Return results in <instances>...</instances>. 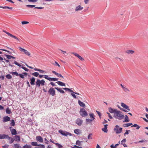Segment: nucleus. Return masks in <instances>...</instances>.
Listing matches in <instances>:
<instances>
[{"mask_svg":"<svg viewBox=\"0 0 148 148\" xmlns=\"http://www.w3.org/2000/svg\"><path fill=\"white\" fill-rule=\"evenodd\" d=\"M122 113V112L121 111L117 110L114 114V116L116 119L121 120L124 117V115H123Z\"/></svg>","mask_w":148,"mask_h":148,"instance_id":"f257e3e1","label":"nucleus"},{"mask_svg":"<svg viewBox=\"0 0 148 148\" xmlns=\"http://www.w3.org/2000/svg\"><path fill=\"white\" fill-rule=\"evenodd\" d=\"M45 83V81L43 79L40 80L38 79L36 82V85L37 87H39L40 85L42 86L44 85Z\"/></svg>","mask_w":148,"mask_h":148,"instance_id":"f03ea898","label":"nucleus"},{"mask_svg":"<svg viewBox=\"0 0 148 148\" xmlns=\"http://www.w3.org/2000/svg\"><path fill=\"white\" fill-rule=\"evenodd\" d=\"M79 113L82 117H85L88 115L87 112L84 108L80 109Z\"/></svg>","mask_w":148,"mask_h":148,"instance_id":"7ed1b4c3","label":"nucleus"},{"mask_svg":"<svg viewBox=\"0 0 148 148\" xmlns=\"http://www.w3.org/2000/svg\"><path fill=\"white\" fill-rule=\"evenodd\" d=\"M122 129V128L120 127L118 125H116L114 129V130L116 134H119L121 132Z\"/></svg>","mask_w":148,"mask_h":148,"instance_id":"20e7f679","label":"nucleus"},{"mask_svg":"<svg viewBox=\"0 0 148 148\" xmlns=\"http://www.w3.org/2000/svg\"><path fill=\"white\" fill-rule=\"evenodd\" d=\"M58 132L61 134L65 136H67L68 135L71 136L72 135V134L71 133L66 131H64L62 130H59Z\"/></svg>","mask_w":148,"mask_h":148,"instance_id":"39448f33","label":"nucleus"},{"mask_svg":"<svg viewBox=\"0 0 148 148\" xmlns=\"http://www.w3.org/2000/svg\"><path fill=\"white\" fill-rule=\"evenodd\" d=\"M18 48L20 51L21 52H23L25 55H27L28 56H29L31 54L30 52L28 51L27 50L24 49L22 48L21 47H19Z\"/></svg>","mask_w":148,"mask_h":148,"instance_id":"423d86ee","label":"nucleus"},{"mask_svg":"<svg viewBox=\"0 0 148 148\" xmlns=\"http://www.w3.org/2000/svg\"><path fill=\"white\" fill-rule=\"evenodd\" d=\"M48 92L50 95L52 96H54L55 95V90L54 89L52 88H51L49 89Z\"/></svg>","mask_w":148,"mask_h":148,"instance_id":"0eeeda50","label":"nucleus"},{"mask_svg":"<svg viewBox=\"0 0 148 148\" xmlns=\"http://www.w3.org/2000/svg\"><path fill=\"white\" fill-rule=\"evenodd\" d=\"M3 31L6 33L7 34H8V36H10L12 38H13L16 40H17L18 41H19V39L15 36L13 35L10 33L5 31Z\"/></svg>","mask_w":148,"mask_h":148,"instance_id":"6e6552de","label":"nucleus"},{"mask_svg":"<svg viewBox=\"0 0 148 148\" xmlns=\"http://www.w3.org/2000/svg\"><path fill=\"white\" fill-rule=\"evenodd\" d=\"M5 138H6L8 139V140H10L11 138V137L9 136L8 135L5 134L0 135V139H4Z\"/></svg>","mask_w":148,"mask_h":148,"instance_id":"1a4fd4ad","label":"nucleus"},{"mask_svg":"<svg viewBox=\"0 0 148 148\" xmlns=\"http://www.w3.org/2000/svg\"><path fill=\"white\" fill-rule=\"evenodd\" d=\"M76 123L79 126H81L83 123V121L80 119L78 118L76 120Z\"/></svg>","mask_w":148,"mask_h":148,"instance_id":"9d476101","label":"nucleus"},{"mask_svg":"<svg viewBox=\"0 0 148 148\" xmlns=\"http://www.w3.org/2000/svg\"><path fill=\"white\" fill-rule=\"evenodd\" d=\"M36 140L40 143H42L43 142V138L40 136H38L36 137Z\"/></svg>","mask_w":148,"mask_h":148,"instance_id":"9b49d317","label":"nucleus"},{"mask_svg":"<svg viewBox=\"0 0 148 148\" xmlns=\"http://www.w3.org/2000/svg\"><path fill=\"white\" fill-rule=\"evenodd\" d=\"M109 112L111 113H114V114L116 113L117 110L116 109H112L111 108H108Z\"/></svg>","mask_w":148,"mask_h":148,"instance_id":"f8f14e48","label":"nucleus"},{"mask_svg":"<svg viewBox=\"0 0 148 148\" xmlns=\"http://www.w3.org/2000/svg\"><path fill=\"white\" fill-rule=\"evenodd\" d=\"M121 106L123 108L126 109L130 111V110L129 106L127 105H126L124 103H121Z\"/></svg>","mask_w":148,"mask_h":148,"instance_id":"ddd939ff","label":"nucleus"},{"mask_svg":"<svg viewBox=\"0 0 148 148\" xmlns=\"http://www.w3.org/2000/svg\"><path fill=\"white\" fill-rule=\"evenodd\" d=\"M72 54H74L75 56L78 57L79 59L83 61L84 59L81 56L79 55L78 54L75 53H72Z\"/></svg>","mask_w":148,"mask_h":148,"instance_id":"4468645a","label":"nucleus"},{"mask_svg":"<svg viewBox=\"0 0 148 148\" xmlns=\"http://www.w3.org/2000/svg\"><path fill=\"white\" fill-rule=\"evenodd\" d=\"M10 121V118L8 116H5L3 118V122H5Z\"/></svg>","mask_w":148,"mask_h":148,"instance_id":"2eb2a0df","label":"nucleus"},{"mask_svg":"<svg viewBox=\"0 0 148 148\" xmlns=\"http://www.w3.org/2000/svg\"><path fill=\"white\" fill-rule=\"evenodd\" d=\"M30 83L31 85H33L35 84V78L33 77L30 79Z\"/></svg>","mask_w":148,"mask_h":148,"instance_id":"dca6fc26","label":"nucleus"},{"mask_svg":"<svg viewBox=\"0 0 148 148\" xmlns=\"http://www.w3.org/2000/svg\"><path fill=\"white\" fill-rule=\"evenodd\" d=\"M121 86L123 90L125 92H127L130 91V90L126 87V86H124L122 84H121Z\"/></svg>","mask_w":148,"mask_h":148,"instance_id":"f3484780","label":"nucleus"},{"mask_svg":"<svg viewBox=\"0 0 148 148\" xmlns=\"http://www.w3.org/2000/svg\"><path fill=\"white\" fill-rule=\"evenodd\" d=\"M52 73L56 75L58 77H61L62 78H64L63 77L61 74L57 73L54 71H53Z\"/></svg>","mask_w":148,"mask_h":148,"instance_id":"a211bd4d","label":"nucleus"},{"mask_svg":"<svg viewBox=\"0 0 148 148\" xmlns=\"http://www.w3.org/2000/svg\"><path fill=\"white\" fill-rule=\"evenodd\" d=\"M14 140L17 142H19L20 141V136L19 135H16L14 136Z\"/></svg>","mask_w":148,"mask_h":148,"instance_id":"6ab92c4d","label":"nucleus"},{"mask_svg":"<svg viewBox=\"0 0 148 148\" xmlns=\"http://www.w3.org/2000/svg\"><path fill=\"white\" fill-rule=\"evenodd\" d=\"M83 8L82 7L81 5H79L77 6L76 7L75 9V11H77L79 10H82Z\"/></svg>","mask_w":148,"mask_h":148,"instance_id":"aec40b11","label":"nucleus"},{"mask_svg":"<svg viewBox=\"0 0 148 148\" xmlns=\"http://www.w3.org/2000/svg\"><path fill=\"white\" fill-rule=\"evenodd\" d=\"M11 132L12 134V135H15L17 134V132L16 130L14 129H12L11 130Z\"/></svg>","mask_w":148,"mask_h":148,"instance_id":"412c9836","label":"nucleus"},{"mask_svg":"<svg viewBox=\"0 0 148 148\" xmlns=\"http://www.w3.org/2000/svg\"><path fill=\"white\" fill-rule=\"evenodd\" d=\"M78 103L79 106L81 107H85V104L83 102H81L80 100H78Z\"/></svg>","mask_w":148,"mask_h":148,"instance_id":"4be33fe9","label":"nucleus"},{"mask_svg":"<svg viewBox=\"0 0 148 148\" xmlns=\"http://www.w3.org/2000/svg\"><path fill=\"white\" fill-rule=\"evenodd\" d=\"M74 132L75 134L78 135L79 134L81 133V130L78 129L75 130L74 131Z\"/></svg>","mask_w":148,"mask_h":148,"instance_id":"5701e85b","label":"nucleus"},{"mask_svg":"<svg viewBox=\"0 0 148 148\" xmlns=\"http://www.w3.org/2000/svg\"><path fill=\"white\" fill-rule=\"evenodd\" d=\"M126 142V139H124L123 140L121 141V144L124 147H127V146L125 144V142Z\"/></svg>","mask_w":148,"mask_h":148,"instance_id":"b1692460","label":"nucleus"},{"mask_svg":"<svg viewBox=\"0 0 148 148\" xmlns=\"http://www.w3.org/2000/svg\"><path fill=\"white\" fill-rule=\"evenodd\" d=\"M56 83H57L58 85H59L60 86H65V84L60 81H58L56 82Z\"/></svg>","mask_w":148,"mask_h":148,"instance_id":"393cba45","label":"nucleus"},{"mask_svg":"<svg viewBox=\"0 0 148 148\" xmlns=\"http://www.w3.org/2000/svg\"><path fill=\"white\" fill-rule=\"evenodd\" d=\"M89 115L90 116V118L92 120H94L95 119V116L94 114L92 113H90L89 114Z\"/></svg>","mask_w":148,"mask_h":148,"instance_id":"a878e982","label":"nucleus"},{"mask_svg":"<svg viewBox=\"0 0 148 148\" xmlns=\"http://www.w3.org/2000/svg\"><path fill=\"white\" fill-rule=\"evenodd\" d=\"M55 89L61 93H64V92L60 88H58V87H55Z\"/></svg>","mask_w":148,"mask_h":148,"instance_id":"bb28decb","label":"nucleus"},{"mask_svg":"<svg viewBox=\"0 0 148 148\" xmlns=\"http://www.w3.org/2000/svg\"><path fill=\"white\" fill-rule=\"evenodd\" d=\"M5 56L6 57L9 59H10L11 58L15 59V57L12 56H11L10 55H8L5 54Z\"/></svg>","mask_w":148,"mask_h":148,"instance_id":"cd10ccee","label":"nucleus"},{"mask_svg":"<svg viewBox=\"0 0 148 148\" xmlns=\"http://www.w3.org/2000/svg\"><path fill=\"white\" fill-rule=\"evenodd\" d=\"M132 125V123H128L126 124H124L123 125V126L124 127H127Z\"/></svg>","mask_w":148,"mask_h":148,"instance_id":"c85d7f7f","label":"nucleus"},{"mask_svg":"<svg viewBox=\"0 0 148 148\" xmlns=\"http://www.w3.org/2000/svg\"><path fill=\"white\" fill-rule=\"evenodd\" d=\"M125 120L123 121V122H129L130 121V120L128 118V116L127 115H125Z\"/></svg>","mask_w":148,"mask_h":148,"instance_id":"c756f323","label":"nucleus"},{"mask_svg":"<svg viewBox=\"0 0 148 148\" xmlns=\"http://www.w3.org/2000/svg\"><path fill=\"white\" fill-rule=\"evenodd\" d=\"M14 148H21V147L20 146V145L18 144H15L14 145Z\"/></svg>","mask_w":148,"mask_h":148,"instance_id":"7c9ffc66","label":"nucleus"},{"mask_svg":"<svg viewBox=\"0 0 148 148\" xmlns=\"http://www.w3.org/2000/svg\"><path fill=\"white\" fill-rule=\"evenodd\" d=\"M10 73L12 75H15L16 76H18V73L16 72H11Z\"/></svg>","mask_w":148,"mask_h":148,"instance_id":"2f4dec72","label":"nucleus"},{"mask_svg":"<svg viewBox=\"0 0 148 148\" xmlns=\"http://www.w3.org/2000/svg\"><path fill=\"white\" fill-rule=\"evenodd\" d=\"M6 112L8 114H10L11 113V110L9 108H7L6 110Z\"/></svg>","mask_w":148,"mask_h":148,"instance_id":"473e14b6","label":"nucleus"},{"mask_svg":"<svg viewBox=\"0 0 148 148\" xmlns=\"http://www.w3.org/2000/svg\"><path fill=\"white\" fill-rule=\"evenodd\" d=\"M132 127H136V129L138 130L140 128V127L138 126L136 124H134L132 126Z\"/></svg>","mask_w":148,"mask_h":148,"instance_id":"72a5a7b5","label":"nucleus"},{"mask_svg":"<svg viewBox=\"0 0 148 148\" xmlns=\"http://www.w3.org/2000/svg\"><path fill=\"white\" fill-rule=\"evenodd\" d=\"M63 89L66 91H68L69 92H73V90H71V89H70L69 88H63Z\"/></svg>","mask_w":148,"mask_h":148,"instance_id":"f704fd0d","label":"nucleus"},{"mask_svg":"<svg viewBox=\"0 0 148 148\" xmlns=\"http://www.w3.org/2000/svg\"><path fill=\"white\" fill-rule=\"evenodd\" d=\"M82 142V141H80V140H77L76 141V144L77 145L80 146L81 145V142Z\"/></svg>","mask_w":148,"mask_h":148,"instance_id":"c9c22d12","label":"nucleus"},{"mask_svg":"<svg viewBox=\"0 0 148 148\" xmlns=\"http://www.w3.org/2000/svg\"><path fill=\"white\" fill-rule=\"evenodd\" d=\"M32 75L35 77H37L39 75V74L38 72H35L32 73Z\"/></svg>","mask_w":148,"mask_h":148,"instance_id":"e433bc0d","label":"nucleus"},{"mask_svg":"<svg viewBox=\"0 0 148 148\" xmlns=\"http://www.w3.org/2000/svg\"><path fill=\"white\" fill-rule=\"evenodd\" d=\"M93 121L92 120L88 119H86V123H90Z\"/></svg>","mask_w":148,"mask_h":148,"instance_id":"4c0bfd02","label":"nucleus"},{"mask_svg":"<svg viewBox=\"0 0 148 148\" xmlns=\"http://www.w3.org/2000/svg\"><path fill=\"white\" fill-rule=\"evenodd\" d=\"M51 63L53 64L55 66H57L59 67H60V65L57 62H56V61H55L54 62V63Z\"/></svg>","mask_w":148,"mask_h":148,"instance_id":"58836bf2","label":"nucleus"},{"mask_svg":"<svg viewBox=\"0 0 148 148\" xmlns=\"http://www.w3.org/2000/svg\"><path fill=\"white\" fill-rule=\"evenodd\" d=\"M38 146L34 148H45V146L43 145H39V146Z\"/></svg>","mask_w":148,"mask_h":148,"instance_id":"ea45409f","label":"nucleus"},{"mask_svg":"<svg viewBox=\"0 0 148 148\" xmlns=\"http://www.w3.org/2000/svg\"><path fill=\"white\" fill-rule=\"evenodd\" d=\"M32 146L30 145H25L23 147V148H31Z\"/></svg>","mask_w":148,"mask_h":148,"instance_id":"a19ab883","label":"nucleus"},{"mask_svg":"<svg viewBox=\"0 0 148 148\" xmlns=\"http://www.w3.org/2000/svg\"><path fill=\"white\" fill-rule=\"evenodd\" d=\"M31 144L32 145L34 146H39V145H38L37 143L36 142H32L31 143Z\"/></svg>","mask_w":148,"mask_h":148,"instance_id":"79ce46f5","label":"nucleus"},{"mask_svg":"<svg viewBox=\"0 0 148 148\" xmlns=\"http://www.w3.org/2000/svg\"><path fill=\"white\" fill-rule=\"evenodd\" d=\"M127 53L128 54H133L134 53V51L132 50H129L127 51Z\"/></svg>","mask_w":148,"mask_h":148,"instance_id":"37998d69","label":"nucleus"},{"mask_svg":"<svg viewBox=\"0 0 148 148\" xmlns=\"http://www.w3.org/2000/svg\"><path fill=\"white\" fill-rule=\"evenodd\" d=\"M115 59L116 60H119V61H120V62H123V59H121V58H118V57H116L115 58Z\"/></svg>","mask_w":148,"mask_h":148,"instance_id":"c03bdc74","label":"nucleus"},{"mask_svg":"<svg viewBox=\"0 0 148 148\" xmlns=\"http://www.w3.org/2000/svg\"><path fill=\"white\" fill-rule=\"evenodd\" d=\"M55 144L58 146V148H62L63 146L61 144L58 143H56Z\"/></svg>","mask_w":148,"mask_h":148,"instance_id":"a18cd8bd","label":"nucleus"},{"mask_svg":"<svg viewBox=\"0 0 148 148\" xmlns=\"http://www.w3.org/2000/svg\"><path fill=\"white\" fill-rule=\"evenodd\" d=\"M6 77L9 79H10L12 78V77L11 75L10 74H8L6 76Z\"/></svg>","mask_w":148,"mask_h":148,"instance_id":"49530a36","label":"nucleus"},{"mask_svg":"<svg viewBox=\"0 0 148 148\" xmlns=\"http://www.w3.org/2000/svg\"><path fill=\"white\" fill-rule=\"evenodd\" d=\"M10 125L12 126H14L15 125V122L13 120H11V122L10 123Z\"/></svg>","mask_w":148,"mask_h":148,"instance_id":"de8ad7c7","label":"nucleus"},{"mask_svg":"<svg viewBox=\"0 0 148 148\" xmlns=\"http://www.w3.org/2000/svg\"><path fill=\"white\" fill-rule=\"evenodd\" d=\"M92 134H90L88 137V139H92Z\"/></svg>","mask_w":148,"mask_h":148,"instance_id":"09e8293b","label":"nucleus"},{"mask_svg":"<svg viewBox=\"0 0 148 148\" xmlns=\"http://www.w3.org/2000/svg\"><path fill=\"white\" fill-rule=\"evenodd\" d=\"M26 6L27 7H30L31 8H32L35 6V5H26Z\"/></svg>","mask_w":148,"mask_h":148,"instance_id":"8fccbe9b","label":"nucleus"},{"mask_svg":"<svg viewBox=\"0 0 148 148\" xmlns=\"http://www.w3.org/2000/svg\"><path fill=\"white\" fill-rule=\"evenodd\" d=\"M101 130L103 131L104 132H105V133L107 132L108 131V130H107V128H105V127H104V128H102Z\"/></svg>","mask_w":148,"mask_h":148,"instance_id":"3c124183","label":"nucleus"},{"mask_svg":"<svg viewBox=\"0 0 148 148\" xmlns=\"http://www.w3.org/2000/svg\"><path fill=\"white\" fill-rule=\"evenodd\" d=\"M10 139H11V140L9 142V143L10 144H11L14 142V139L11 137Z\"/></svg>","mask_w":148,"mask_h":148,"instance_id":"603ef678","label":"nucleus"},{"mask_svg":"<svg viewBox=\"0 0 148 148\" xmlns=\"http://www.w3.org/2000/svg\"><path fill=\"white\" fill-rule=\"evenodd\" d=\"M14 63L16 65H17L19 67H21V65H20L19 63H18L16 61H15L14 62Z\"/></svg>","mask_w":148,"mask_h":148,"instance_id":"864d4df0","label":"nucleus"},{"mask_svg":"<svg viewBox=\"0 0 148 148\" xmlns=\"http://www.w3.org/2000/svg\"><path fill=\"white\" fill-rule=\"evenodd\" d=\"M28 1L29 2H36L38 1V0H28Z\"/></svg>","mask_w":148,"mask_h":148,"instance_id":"5fc2aeb1","label":"nucleus"},{"mask_svg":"<svg viewBox=\"0 0 148 148\" xmlns=\"http://www.w3.org/2000/svg\"><path fill=\"white\" fill-rule=\"evenodd\" d=\"M18 75L21 78L23 79L24 78V75L21 74H18Z\"/></svg>","mask_w":148,"mask_h":148,"instance_id":"6e6d98bb","label":"nucleus"},{"mask_svg":"<svg viewBox=\"0 0 148 148\" xmlns=\"http://www.w3.org/2000/svg\"><path fill=\"white\" fill-rule=\"evenodd\" d=\"M71 95L74 98H75V99H76V98L78 99V97L77 98L76 96L75 95V94H74L73 93H71Z\"/></svg>","mask_w":148,"mask_h":148,"instance_id":"4d7b16f0","label":"nucleus"},{"mask_svg":"<svg viewBox=\"0 0 148 148\" xmlns=\"http://www.w3.org/2000/svg\"><path fill=\"white\" fill-rule=\"evenodd\" d=\"M0 50H2V51H7V52H8L9 53V54H11V53L10 52V51H7V50H6L5 49H1Z\"/></svg>","mask_w":148,"mask_h":148,"instance_id":"13d9d810","label":"nucleus"},{"mask_svg":"<svg viewBox=\"0 0 148 148\" xmlns=\"http://www.w3.org/2000/svg\"><path fill=\"white\" fill-rule=\"evenodd\" d=\"M29 23L28 22L26 21H23L22 22V24L23 25H24L27 24H28Z\"/></svg>","mask_w":148,"mask_h":148,"instance_id":"bf43d9fd","label":"nucleus"},{"mask_svg":"<svg viewBox=\"0 0 148 148\" xmlns=\"http://www.w3.org/2000/svg\"><path fill=\"white\" fill-rule=\"evenodd\" d=\"M107 113L108 114V116H109V117L110 119H112V116L108 112H107Z\"/></svg>","mask_w":148,"mask_h":148,"instance_id":"052dcab7","label":"nucleus"},{"mask_svg":"<svg viewBox=\"0 0 148 148\" xmlns=\"http://www.w3.org/2000/svg\"><path fill=\"white\" fill-rule=\"evenodd\" d=\"M44 77L46 79L48 80V78H49V77L48 75H44Z\"/></svg>","mask_w":148,"mask_h":148,"instance_id":"680f3d73","label":"nucleus"},{"mask_svg":"<svg viewBox=\"0 0 148 148\" xmlns=\"http://www.w3.org/2000/svg\"><path fill=\"white\" fill-rule=\"evenodd\" d=\"M9 145H5L2 147L3 148H8Z\"/></svg>","mask_w":148,"mask_h":148,"instance_id":"e2e57ef3","label":"nucleus"},{"mask_svg":"<svg viewBox=\"0 0 148 148\" xmlns=\"http://www.w3.org/2000/svg\"><path fill=\"white\" fill-rule=\"evenodd\" d=\"M22 68L24 70H25V71H29V69H27V68H26V67H22Z\"/></svg>","mask_w":148,"mask_h":148,"instance_id":"0e129e2a","label":"nucleus"},{"mask_svg":"<svg viewBox=\"0 0 148 148\" xmlns=\"http://www.w3.org/2000/svg\"><path fill=\"white\" fill-rule=\"evenodd\" d=\"M58 80V79L56 78H52V81H55Z\"/></svg>","mask_w":148,"mask_h":148,"instance_id":"69168bd1","label":"nucleus"},{"mask_svg":"<svg viewBox=\"0 0 148 148\" xmlns=\"http://www.w3.org/2000/svg\"><path fill=\"white\" fill-rule=\"evenodd\" d=\"M130 131V130H126L125 132L124 133V135L125 134H129V132Z\"/></svg>","mask_w":148,"mask_h":148,"instance_id":"338daca9","label":"nucleus"},{"mask_svg":"<svg viewBox=\"0 0 148 148\" xmlns=\"http://www.w3.org/2000/svg\"><path fill=\"white\" fill-rule=\"evenodd\" d=\"M96 112L98 114V115H99V117H101V114L100 113L99 111H96Z\"/></svg>","mask_w":148,"mask_h":148,"instance_id":"774afa93","label":"nucleus"}]
</instances>
